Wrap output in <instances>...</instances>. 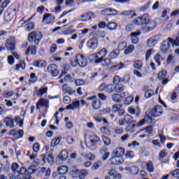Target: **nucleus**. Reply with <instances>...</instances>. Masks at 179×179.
<instances>
[{
    "label": "nucleus",
    "instance_id": "obj_1",
    "mask_svg": "<svg viewBox=\"0 0 179 179\" xmlns=\"http://www.w3.org/2000/svg\"><path fill=\"white\" fill-rule=\"evenodd\" d=\"M133 23H134V24H137V26H143V24H145L147 26L148 29L146 31H150V30H153L156 26V22L155 21H150V18L148 14H144L142 16L134 19L133 20Z\"/></svg>",
    "mask_w": 179,
    "mask_h": 179
},
{
    "label": "nucleus",
    "instance_id": "obj_2",
    "mask_svg": "<svg viewBox=\"0 0 179 179\" xmlns=\"http://www.w3.org/2000/svg\"><path fill=\"white\" fill-rule=\"evenodd\" d=\"M106 55H107V49L102 48L101 50L96 54L90 55V58L94 59L95 64H100V62H103V58H104Z\"/></svg>",
    "mask_w": 179,
    "mask_h": 179
},
{
    "label": "nucleus",
    "instance_id": "obj_3",
    "mask_svg": "<svg viewBox=\"0 0 179 179\" xmlns=\"http://www.w3.org/2000/svg\"><path fill=\"white\" fill-rule=\"evenodd\" d=\"M78 65L81 68H85V66L87 65V59L80 54L76 55L75 59V64H73V66H78Z\"/></svg>",
    "mask_w": 179,
    "mask_h": 179
},
{
    "label": "nucleus",
    "instance_id": "obj_4",
    "mask_svg": "<svg viewBox=\"0 0 179 179\" xmlns=\"http://www.w3.org/2000/svg\"><path fill=\"white\" fill-rule=\"evenodd\" d=\"M42 37L43 34L41 32L32 31L28 35V41L29 43H33L34 41V43L37 45L39 44Z\"/></svg>",
    "mask_w": 179,
    "mask_h": 179
},
{
    "label": "nucleus",
    "instance_id": "obj_5",
    "mask_svg": "<svg viewBox=\"0 0 179 179\" xmlns=\"http://www.w3.org/2000/svg\"><path fill=\"white\" fill-rule=\"evenodd\" d=\"M90 141L87 144L90 150H96V143L100 141V138L96 135L90 136Z\"/></svg>",
    "mask_w": 179,
    "mask_h": 179
},
{
    "label": "nucleus",
    "instance_id": "obj_6",
    "mask_svg": "<svg viewBox=\"0 0 179 179\" xmlns=\"http://www.w3.org/2000/svg\"><path fill=\"white\" fill-rule=\"evenodd\" d=\"M87 100L92 101V106L94 110H99L101 108V101L97 99L96 95L88 97Z\"/></svg>",
    "mask_w": 179,
    "mask_h": 179
},
{
    "label": "nucleus",
    "instance_id": "obj_7",
    "mask_svg": "<svg viewBox=\"0 0 179 179\" xmlns=\"http://www.w3.org/2000/svg\"><path fill=\"white\" fill-rule=\"evenodd\" d=\"M34 173V169H33L31 167H29L28 169H26V168H21L20 171H17V176H29V177H31V174Z\"/></svg>",
    "mask_w": 179,
    "mask_h": 179
},
{
    "label": "nucleus",
    "instance_id": "obj_8",
    "mask_svg": "<svg viewBox=\"0 0 179 179\" xmlns=\"http://www.w3.org/2000/svg\"><path fill=\"white\" fill-rule=\"evenodd\" d=\"M163 114V107L160 106H155L153 109L150 110V115L152 117H160Z\"/></svg>",
    "mask_w": 179,
    "mask_h": 179
},
{
    "label": "nucleus",
    "instance_id": "obj_9",
    "mask_svg": "<svg viewBox=\"0 0 179 179\" xmlns=\"http://www.w3.org/2000/svg\"><path fill=\"white\" fill-rule=\"evenodd\" d=\"M16 14V10L13 8H8L4 13V19L6 22H10L13 19V16Z\"/></svg>",
    "mask_w": 179,
    "mask_h": 179
},
{
    "label": "nucleus",
    "instance_id": "obj_10",
    "mask_svg": "<svg viewBox=\"0 0 179 179\" xmlns=\"http://www.w3.org/2000/svg\"><path fill=\"white\" fill-rule=\"evenodd\" d=\"M160 50L164 54L165 52H169V51H172L171 50V43L169 39L167 41H164L161 45Z\"/></svg>",
    "mask_w": 179,
    "mask_h": 179
},
{
    "label": "nucleus",
    "instance_id": "obj_11",
    "mask_svg": "<svg viewBox=\"0 0 179 179\" xmlns=\"http://www.w3.org/2000/svg\"><path fill=\"white\" fill-rule=\"evenodd\" d=\"M36 110H39L40 107H45V108H48L50 107V101L48 99H40L36 103Z\"/></svg>",
    "mask_w": 179,
    "mask_h": 179
},
{
    "label": "nucleus",
    "instance_id": "obj_12",
    "mask_svg": "<svg viewBox=\"0 0 179 179\" xmlns=\"http://www.w3.org/2000/svg\"><path fill=\"white\" fill-rule=\"evenodd\" d=\"M48 71L50 72L51 76L55 77L58 76L59 74V71H58V66L57 64H50L47 68Z\"/></svg>",
    "mask_w": 179,
    "mask_h": 179
},
{
    "label": "nucleus",
    "instance_id": "obj_13",
    "mask_svg": "<svg viewBox=\"0 0 179 179\" xmlns=\"http://www.w3.org/2000/svg\"><path fill=\"white\" fill-rule=\"evenodd\" d=\"M24 134V131H23L22 129L18 131H16V129H12L9 131V135L13 136V138H15L16 139H22V138H23Z\"/></svg>",
    "mask_w": 179,
    "mask_h": 179
},
{
    "label": "nucleus",
    "instance_id": "obj_14",
    "mask_svg": "<svg viewBox=\"0 0 179 179\" xmlns=\"http://www.w3.org/2000/svg\"><path fill=\"white\" fill-rule=\"evenodd\" d=\"M31 19H33V17H31L28 20L21 23L22 27H24L25 31H30L34 29V23L29 22Z\"/></svg>",
    "mask_w": 179,
    "mask_h": 179
},
{
    "label": "nucleus",
    "instance_id": "obj_15",
    "mask_svg": "<svg viewBox=\"0 0 179 179\" xmlns=\"http://www.w3.org/2000/svg\"><path fill=\"white\" fill-rule=\"evenodd\" d=\"M110 160V163L113 164V166H120V164H122V163H124V159L122 157H118L117 155H113Z\"/></svg>",
    "mask_w": 179,
    "mask_h": 179
},
{
    "label": "nucleus",
    "instance_id": "obj_16",
    "mask_svg": "<svg viewBox=\"0 0 179 179\" xmlns=\"http://www.w3.org/2000/svg\"><path fill=\"white\" fill-rule=\"evenodd\" d=\"M15 38L11 37L6 42V48L10 51H13L15 48Z\"/></svg>",
    "mask_w": 179,
    "mask_h": 179
},
{
    "label": "nucleus",
    "instance_id": "obj_17",
    "mask_svg": "<svg viewBox=\"0 0 179 179\" xmlns=\"http://www.w3.org/2000/svg\"><path fill=\"white\" fill-rule=\"evenodd\" d=\"M87 45L90 50H96L98 45V41L96 38L90 39L87 43Z\"/></svg>",
    "mask_w": 179,
    "mask_h": 179
},
{
    "label": "nucleus",
    "instance_id": "obj_18",
    "mask_svg": "<svg viewBox=\"0 0 179 179\" xmlns=\"http://www.w3.org/2000/svg\"><path fill=\"white\" fill-rule=\"evenodd\" d=\"M166 75H167L166 71H162L158 73V79L162 80V85H167L169 83V79L166 78Z\"/></svg>",
    "mask_w": 179,
    "mask_h": 179
},
{
    "label": "nucleus",
    "instance_id": "obj_19",
    "mask_svg": "<svg viewBox=\"0 0 179 179\" xmlns=\"http://www.w3.org/2000/svg\"><path fill=\"white\" fill-rule=\"evenodd\" d=\"M42 160L44 163L52 164L54 163V157H52V154L45 155L43 157Z\"/></svg>",
    "mask_w": 179,
    "mask_h": 179
},
{
    "label": "nucleus",
    "instance_id": "obj_20",
    "mask_svg": "<svg viewBox=\"0 0 179 179\" xmlns=\"http://www.w3.org/2000/svg\"><path fill=\"white\" fill-rule=\"evenodd\" d=\"M100 153L101 155H102L101 159L103 161L107 160V159H108V157H110V152H107V148L106 147H103L102 148H101Z\"/></svg>",
    "mask_w": 179,
    "mask_h": 179
},
{
    "label": "nucleus",
    "instance_id": "obj_21",
    "mask_svg": "<svg viewBox=\"0 0 179 179\" xmlns=\"http://www.w3.org/2000/svg\"><path fill=\"white\" fill-rule=\"evenodd\" d=\"M54 19H55V17H54L52 15L46 14L44 15L43 20L46 23V24H50V23L54 22Z\"/></svg>",
    "mask_w": 179,
    "mask_h": 179
},
{
    "label": "nucleus",
    "instance_id": "obj_22",
    "mask_svg": "<svg viewBox=\"0 0 179 179\" xmlns=\"http://www.w3.org/2000/svg\"><path fill=\"white\" fill-rule=\"evenodd\" d=\"M125 170L126 171H129V173H130V174H132V176H136V174L139 173V169L135 166L126 167Z\"/></svg>",
    "mask_w": 179,
    "mask_h": 179
},
{
    "label": "nucleus",
    "instance_id": "obj_23",
    "mask_svg": "<svg viewBox=\"0 0 179 179\" xmlns=\"http://www.w3.org/2000/svg\"><path fill=\"white\" fill-rule=\"evenodd\" d=\"M38 173L40 174H45V177H50L51 176V169L48 168L46 169L45 167H40L38 169Z\"/></svg>",
    "mask_w": 179,
    "mask_h": 179
},
{
    "label": "nucleus",
    "instance_id": "obj_24",
    "mask_svg": "<svg viewBox=\"0 0 179 179\" xmlns=\"http://www.w3.org/2000/svg\"><path fill=\"white\" fill-rule=\"evenodd\" d=\"M125 153V150L123 148H118L113 150V155L119 157H122Z\"/></svg>",
    "mask_w": 179,
    "mask_h": 179
},
{
    "label": "nucleus",
    "instance_id": "obj_25",
    "mask_svg": "<svg viewBox=\"0 0 179 179\" xmlns=\"http://www.w3.org/2000/svg\"><path fill=\"white\" fill-rule=\"evenodd\" d=\"M33 65L36 68H44L47 66V62L45 60H36L34 62Z\"/></svg>",
    "mask_w": 179,
    "mask_h": 179
},
{
    "label": "nucleus",
    "instance_id": "obj_26",
    "mask_svg": "<svg viewBox=\"0 0 179 179\" xmlns=\"http://www.w3.org/2000/svg\"><path fill=\"white\" fill-rule=\"evenodd\" d=\"M79 106H80V101H73L71 104L66 107V110H76V108H78Z\"/></svg>",
    "mask_w": 179,
    "mask_h": 179
},
{
    "label": "nucleus",
    "instance_id": "obj_27",
    "mask_svg": "<svg viewBox=\"0 0 179 179\" xmlns=\"http://www.w3.org/2000/svg\"><path fill=\"white\" fill-rule=\"evenodd\" d=\"M138 36H141V32H132L131 34V43L133 44H138V41H139V38H138Z\"/></svg>",
    "mask_w": 179,
    "mask_h": 179
},
{
    "label": "nucleus",
    "instance_id": "obj_28",
    "mask_svg": "<svg viewBox=\"0 0 179 179\" xmlns=\"http://www.w3.org/2000/svg\"><path fill=\"white\" fill-rule=\"evenodd\" d=\"M142 132H144V134H148V135H152V134H153V126L150 125L142 129L141 130L138 131L137 134H142Z\"/></svg>",
    "mask_w": 179,
    "mask_h": 179
},
{
    "label": "nucleus",
    "instance_id": "obj_29",
    "mask_svg": "<svg viewBox=\"0 0 179 179\" xmlns=\"http://www.w3.org/2000/svg\"><path fill=\"white\" fill-rule=\"evenodd\" d=\"M94 15L92 13H87L80 15L82 22H87L88 20H92Z\"/></svg>",
    "mask_w": 179,
    "mask_h": 179
},
{
    "label": "nucleus",
    "instance_id": "obj_30",
    "mask_svg": "<svg viewBox=\"0 0 179 179\" xmlns=\"http://www.w3.org/2000/svg\"><path fill=\"white\" fill-rule=\"evenodd\" d=\"M57 174L59 176H64V174H66L68 173V166L65 165H62L57 168Z\"/></svg>",
    "mask_w": 179,
    "mask_h": 179
},
{
    "label": "nucleus",
    "instance_id": "obj_31",
    "mask_svg": "<svg viewBox=\"0 0 179 179\" xmlns=\"http://www.w3.org/2000/svg\"><path fill=\"white\" fill-rule=\"evenodd\" d=\"M108 174L110 176V177H113V178L120 179L122 178L121 173H117L115 169H110L108 171Z\"/></svg>",
    "mask_w": 179,
    "mask_h": 179
},
{
    "label": "nucleus",
    "instance_id": "obj_32",
    "mask_svg": "<svg viewBox=\"0 0 179 179\" xmlns=\"http://www.w3.org/2000/svg\"><path fill=\"white\" fill-rule=\"evenodd\" d=\"M135 127H136L135 124L129 123L125 128V132L134 134L135 132Z\"/></svg>",
    "mask_w": 179,
    "mask_h": 179
},
{
    "label": "nucleus",
    "instance_id": "obj_33",
    "mask_svg": "<svg viewBox=\"0 0 179 179\" xmlns=\"http://www.w3.org/2000/svg\"><path fill=\"white\" fill-rule=\"evenodd\" d=\"M157 44V40H156V36L153 38H150L147 42L148 47H150V48H152L155 47Z\"/></svg>",
    "mask_w": 179,
    "mask_h": 179
},
{
    "label": "nucleus",
    "instance_id": "obj_34",
    "mask_svg": "<svg viewBox=\"0 0 179 179\" xmlns=\"http://www.w3.org/2000/svg\"><path fill=\"white\" fill-rule=\"evenodd\" d=\"M36 46L31 45L27 49L25 52V55H29V54H31V55H36Z\"/></svg>",
    "mask_w": 179,
    "mask_h": 179
},
{
    "label": "nucleus",
    "instance_id": "obj_35",
    "mask_svg": "<svg viewBox=\"0 0 179 179\" xmlns=\"http://www.w3.org/2000/svg\"><path fill=\"white\" fill-rule=\"evenodd\" d=\"M48 91V88L47 87H41L36 93V96L38 97H43V94H46L47 92Z\"/></svg>",
    "mask_w": 179,
    "mask_h": 179
},
{
    "label": "nucleus",
    "instance_id": "obj_36",
    "mask_svg": "<svg viewBox=\"0 0 179 179\" xmlns=\"http://www.w3.org/2000/svg\"><path fill=\"white\" fill-rule=\"evenodd\" d=\"M68 151L63 150L60 155H58V157L59 159V160H62V162H64V160H66V159H68Z\"/></svg>",
    "mask_w": 179,
    "mask_h": 179
},
{
    "label": "nucleus",
    "instance_id": "obj_37",
    "mask_svg": "<svg viewBox=\"0 0 179 179\" xmlns=\"http://www.w3.org/2000/svg\"><path fill=\"white\" fill-rule=\"evenodd\" d=\"M120 55V49H115L110 52L109 57L110 59H114L115 58H117Z\"/></svg>",
    "mask_w": 179,
    "mask_h": 179
},
{
    "label": "nucleus",
    "instance_id": "obj_38",
    "mask_svg": "<svg viewBox=\"0 0 179 179\" xmlns=\"http://www.w3.org/2000/svg\"><path fill=\"white\" fill-rule=\"evenodd\" d=\"M6 127H9L10 128H14L15 127V120L8 117L6 119Z\"/></svg>",
    "mask_w": 179,
    "mask_h": 179
},
{
    "label": "nucleus",
    "instance_id": "obj_39",
    "mask_svg": "<svg viewBox=\"0 0 179 179\" xmlns=\"http://www.w3.org/2000/svg\"><path fill=\"white\" fill-rule=\"evenodd\" d=\"M169 41H170L172 47H179V36L176 37V40H173L171 38H168Z\"/></svg>",
    "mask_w": 179,
    "mask_h": 179
},
{
    "label": "nucleus",
    "instance_id": "obj_40",
    "mask_svg": "<svg viewBox=\"0 0 179 179\" xmlns=\"http://www.w3.org/2000/svg\"><path fill=\"white\" fill-rule=\"evenodd\" d=\"M87 176H89V171L84 169L79 173L78 177L80 179H85Z\"/></svg>",
    "mask_w": 179,
    "mask_h": 179
},
{
    "label": "nucleus",
    "instance_id": "obj_41",
    "mask_svg": "<svg viewBox=\"0 0 179 179\" xmlns=\"http://www.w3.org/2000/svg\"><path fill=\"white\" fill-rule=\"evenodd\" d=\"M83 157H85V159H87V160H91L93 162L96 159V155L89 153V154H82Z\"/></svg>",
    "mask_w": 179,
    "mask_h": 179
},
{
    "label": "nucleus",
    "instance_id": "obj_42",
    "mask_svg": "<svg viewBox=\"0 0 179 179\" xmlns=\"http://www.w3.org/2000/svg\"><path fill=\"white\" fill-rule=\"evenodd\" d=\"M61 139H62V137H57V138H53L51 141V146L54 148L57 145H59V142H61Z\"/></svg>",
    "mask_w": 179,
    "mask_h": 179
},
{
    "label": "nucleus",
    "instance_id": "obj_43",
    "mask_svg": "<svg viewBox=\"0 0 179 179\" xmlns=\"http://www.w3.org/2000/svg\"><path fill=\"white\" fill-rule=\"evenodd\" d=\"M146 167H147V170H148V171H149V173H153V171L155 170V167L153 166V162H152V161H150L146 163Z\"/></svg>",
    "mask_w": 179,
    "mask_h": 179
},
{
    "label": "nucleus",
    "instance_id": "obj_44",
    "mask_svg": "<svg viewBox=\"0 0 179 179\" xmlns=\"http://www.w3.org/2000/svg\"><path fill=\"white\" fill-rule=\"evenodd\" d=\"M115 85L113 84H108L106 85V93H114Z\"/></svg>",
    "mask_w": 179,
    "mask_h": 179
},
{
    "label": "nucleus",
    "instance_id": "obj_45",
    "mask_svg": "<svg viewBox=\"0 0 179 179\" xmlns=\"http://www.w3.org/2000/svg\"><path fill=\"white\" fill-rule=\"evenodd\" d=\"M150 3H152L151 1H149L147 3L140 7V12H146L148 9H149V6H150Z\"/></svg>",
    "mask_w": 179,
    "mask_h": 179
},
{
    "label": "nucleus",
    "instance_id": "obj_46",
    "mask_svg": "<svg viewBox=\"0 0 179 179\" xmlns=\"http://www.w3.org/2000/svg\"><path fill=\"white\" fill-rule=\"evenodd\" d=\"M143 64L141 60H136L134 62V67L135 69H141Z\"/></svg>",
    "mask_w": 179,
    "mask_h": 179
},
{
    "label": "nucleus",
    "instance_id": "obj_47",
    "mask_svg": "<svg viewBox=\"0 0 179 179\" xmlns=\"http://www.w3.org/2000/svg\"><path fill=\"white\" fill-rule=\"evenodd\" d=\"M115 92L117 93H121V92H124V85L120 84L115 85Z\"/></svg>",
    "mask_w": 179,
    "mask_h": 179
},
{
    "label": "nucleus",
    "instance_id": "obj_48",
    "mask_svg": "<svg viewBox=\"0 0 179 179\" xmlns=\"http://www.w3.org/2000/svg\"><path fill=\"white\" fill-rule=\"evenodd\" d=\"M152 115H150V113L149 115H145V117H144V122H147V124H152L153 122V118H152Z\"/></svg>",
    "mask_w": 179,
    "mask_h": 179
},
{
    "label": "nucleus",
    "instance_id": "obj_49",
    "mask_svg": "<svg viewBox=\"0 0 179 179\" xmlns=\"http://www.w3.org/2000/svg\"><path fill=\"white\" fill-rule=\"evenodd\" d=\"M112 99L115 103H120V101H121V95H120V94H113Z\"/></svg>",
    "mask_w": 179,
    "mask_h": 179
},
{
    "label": "nucleus",
    "instance_id": "obj_50",
    "mask_svg": "<svg viewBox=\"0 0 179 179\" xmlns=\"http://www.w3.org/2000/svg\"><path fill=\"white\" fill-rule=\"evenodd\" d=\"M135 50V46L134 45H129L128 48L124 50L125 55H128V54H131L132 51Z\"/></svg>",
    "mask_w": 179,
    "mask_h": 179
},
{
    "label": "nucleus",
    "instance_id": "obj_51",
    "mask_svg": "<svg viewBox=\"0 0 179 179\" xmlns=\"http://www.w3.org/2000/svg\"><path fill=\"white\" fill-rule=\"evenodd\" d=\"M107 29L108 30H115V29H117V23L115 22H109L106 25Z\"/></svg>",
    "mask_w": 179,
    "mask_h": 179
},
{
    "label": "nucleus",
    "instance_id": "obj_52",
    "mask_svg": "<svg viewBox=\"0 0 179 179\" xmlns=\"http://www.w3.org/2000/svg\"><path fill=\"white\" fill-rule=\"evenodd\" d=\"M17 169H19V164L16 162L13 163L11 165V169L14 174H17V171H17Z\"/></svg>",
    "mask_w": 179,
    "mask_h": 179
},
{
    "label": "nucleus",
    "instance_id": "obj_53",
    "mask_svg": "<svg viewBox=\"0 0 179 179\" xmlns=\"http://www.w3.org/2000/svg\"><path fill=\"white\" fill-rule=\"evenodd\" d=\"M101 14L103 16H111L110 8H106L101 11Z\"/></svg>",
    "mask_w": 179,
    "mask_h": 179
},
{
    "label": "nucleus",
    "instance_id": "obj_54",
    "mask_svg": "<svg viewBox=\"0 0 179 179\" xmlns=\"http://www.w3.org/2000/svg\"><path fill=\"white\" fill-rule=\"evenodd\" d=\"M103 164V162L101 161H98L92 165V170H97L98 169H100Z\"/></svg>",
    "mask_w": 179,
    "mask_h": 179
},
{
    "label": "nucleus",
    "instance_id": "obj_55",
    "mask_svg": "<svg viewBox=\"0 0 179 179\" xmlns=\"http://www.w3.org/2000/svg\"><path fill=\"white\" fill-rule=\"evenodd\" d=\"M134 101V96H127L124 100V104L125 106H129L131 103Z\"/></svg>",
    "mask_w": 179,
    "mask_h": 179
},
{
    "label": "nucleus",
    "instance_id": "obj_56",
    "mask_svg": "<svg viewBox=\"0 0 179 179\" xmlns=\"http://www.w3.org/2000/svg\"><path fill=\"white\" fill-rule=\"evenodd\" d=\"M62 89H63V93H64L65 94H71V88L69 87H68V85L66 84L63 85Z\"/></svg>",
    "mask_w": 179,
    "mask_h": 179
},
{
    "label": "nucleus",
    "instance_id": "obj_57",
    "mask_svg": "<svg viewBox=\"0 0 179 179\" xmlns=\"http://www.w3.org/2000/svg\"><path fill=\"white\" fill-rule=\"evenodd\" d=\"M154 59L155 62L158 64V66H160L161 65L160 62H162V60H163V59L162 58V56L159 54H157L154 57Z\"/></svg>",
    "mask_w": 179,
    "mask_h": 179
},
{
    "label": "nucleus",
    "instance_id": "obj_58",
    "mask_svg": "<svg viewBox=\"0 0 179 179\" xmlns=\"http://www.w3.org/2000/svg\"><path fill=\"white\" fill-rule=\"evenodd\" d=\"M155 94V91L153 90H148L145 93V97L147 99H149L150 97H152Z\"/></svg>",
    "mask_w": 179,
    "mask_h": 179
},
{
    "label": "nucleus",
    "instance_id": "obj_59",
    "mask_svg": "<svg viewBox=\"0 0 179 179\" xmlns=\"http://www.w3.org/2000/svg\"><path fill=\"white\" fill-rule=\"evenodd\" d=\"M126 118V121H127L128 124H132V122H136V120H134V117L131 116L130 115H127L124 116Z\"/></svg>",
    "mask_w": 179,
    "mask_h": 179
},
{
    "label": "nucleus",
    "instance_id": "obj_60",
    "mask_svg": "<svg viewBox=\"0 0 179 179\" xmlns=\"http://www.w3.org/2000/svg\"><path fill=\"white\" fill-rule=\"evenodd\" d=\"M102 62L103 66H108V65L111 64V59L109 58H106L103 60L102 59V62Z\"/></svg>",
    "mask_w": 179,
    "mask_h": 179
},
{
    "label": "nucleus",
    "instance_id": "obj_61",
    "mask_svg": "<svg viewBox=\"0 0 179 179\" xmlns=\"http://www.w3.org/2000/svg\"><path fill=\"white\" fill-rule=\"evenodd\" d=\"M37 81V77L36 76V73H31L30 75L29 83H34Z\"/></svg>",
    "mask_w": 179,
    "mask_h": 179
},
{
    "label": "nucleus",
    "instance_id": "obj_62",
    "mask_svg": "<svg viewBox=\"0 0 179 179\" xmlns=\"http://www.w3.org/2000/svg\"><path fill=\"white\" fill-rule=\"evenodd\" d=\"M171 176L174 177V178H179V169H176L175 171H173L170 172L169 173Z\"/></svg>",
    "mask_w": 179,
    "mask_h": 179
},
{
    "label": "nucleus",
    "instance_id": "obj_63",
    "mask_svg": "<svg viewBox=\"0 0 179 179\" xmlns=\"http://www.w3.org/2000/svg\"><path fill=\"white\" fill-rule=\"evenodd\" d=\"M114 66L117 71H120V69H124V68H125V64L122 62H120L118 64H114Z\"/></svg>",
    "mask_w": 179,
    "mask_h": 179
},
{
    "label": "nucleus",
    "instance_id": "obj_64",
    "mask_svg": "<svg viewBox=\"0 0 179 179\" xmlns=\"http://www.w3.org/2000/svg\"><path fill=\"white\" fill-rule=\"evenodd\" d=\"M74 80L73 78L71 76V74H67L66 76H64V82H71L73 83Z\"/></svg>",
    "mask_w": 179,
    "mask_h": 179
}]
</instances>
